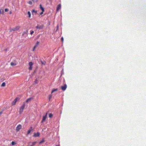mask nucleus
Wrapping results in <instances>:
<instances>
[{
  "label": "nucleus",
  "mask_w": 146,
  "mask_h": 146,
  "mask_svg": "<svg viewBox=\"0 0 146 146\" xmlns=\"http://www.w3.org/2000/svg\"><path fill=\"white\" fill-rule=\"evenodd\" d=\"M2 111H1L0 112V115H1V113H2Z\"/></svg>",
  "instance_id": "nucleus-37"
},
{
  "label": "nucleus",
  "mask_w": 146,
  "mask_h": 146,
  "mask_svg": "<svg viewBox=\"0 0 146 146\" xmlns=\"http://www.w3.org/2000/svg\"><path fill=\"white\" fill-rule=\"evenodd\" d=\"M8 11V9H5V12H7Z\"/></svg>",
  "instance_id": "nucleus-31"
},
{
  "label": "nucleus",
  "mask_w": 146,
  "mask_h": 146,
  "mask_svg": "<svg viewBox=\"0 0 146 146\" xmlns=\"http://www.w3.org/2000/svg\"><path fill=\"white\" fill-rule=\"evenodd\" d=\"M5 51H7V49H5Z\"/></svg>",
  "instance_id": "nucleus-40"
},
{
  "label": "nucleus",
  "mask_w": 146,
  "mask_h": 146,
  "mask_svg": "<svg viewBox=\"0 0 146 146\" xmlns=\"http://www.w3.org/2000/svg\"><path fill=\"white\" fill-rule=\"evenodd\" d=\"M56 146H59V145H56Z\"/></svg>",
  "instance_id": "nucleus-42"
},
{
  "label": "nucleus",
  "mask_w": 146,
  "mask_h": 146,
  "mask_svg": "<svg viewBox=\"0 0 146 146\" xmlns=\"http://www.w3.org/2000/svg\"><path fill=\"white\" fill-rule=\"evenodd\" d=\"M38 0H33L34 2H36Z\"/></svg>",
  "instance_id": "nucleus-33"
},
{
  "label": "nucleus",
  "mask_w": 146,
  "mask_h": 146,
  "mask_svg": "<svg viewBox=\"0 0 146 146\" xmlns=\"http://www.w3.org/2000/svg\"><path fill=\"white\" fill-rule=\"evenodd\" d=\"M45 141L44 139L42 140L41 141H40L39 143L40 144H41V143H44V142Z\"/></svg>",
  "instance_id": "nucleus-20"
},
{
  "label": "nucleus",
  "mask_w": 146,
  "mask_h": 146,
  "mask_svg": "<svg viewBox=\"0 0 146 146\" xmlns=\"http://www.w3.org/2000/svg\"><path fill=\"white\" fill-rule=\"evenodd\" d=\"M10 65L12 66H15L16 64V63H13V62H11L10 63Z\"/></svg>",
  "instance_id": "nucleus-17"
},
{
  "label": "nucleus",
  "mask_w": 146,
  "mask_h": 146,
  "mask_svg": "<svg viewBox=\"0 0 146 146\" xmlns=\"http://www.w3.org/2000/svg\"><path fill=\"white\" fill-rule=\"evenodd\" d=\"M5 85V82H3L2 83V84H1V86L2 87H4Z\"/></svg>",
  "instance_id": "nucleus-22"
},
{
  "label": "nucleus",
  "mask_w": 146,
  "mask_h": 146,
  "mask_svg": "<svg viewBox=\"0 0 146 146\" xmlns=\"http://www.w3.org/2000/svg\"><path fill=\"white\" fill-rule=\"evenodd\" d=\"M44 27V25H38L36 27V28L37 29H42Z\"/></svg>",
  "instance_id": "nucleus-7"
},
{
  "label": "nucleus",
  "mask_w": 146,
  "mask_h": 146,
  "mask_svg": "<svg viewBox=\"0 0 146 146\" xmlns=\"http://www.w3.org/2000/svg\"><path fill=\"white\" fill-rule=\"evenodd\" d=\"M38 82V81L37 79H36V80L34 82V84H37Z\"/></svg>",
  "instance_id": "nucleus-21"
},
{
  "label": "nucleus",
  "mask_w": 146,
  "mask_h": 146,
  "mask_svg": "<svg viewBox=\"0 0 146 146\" xmlns=\"http://www.w3.org/2000/svg\"><path fill=\"white\" fill-rule=\"evenodd\" d=\"M36 142H29L28 143L29 146H34L36 143Z\"/></svg>",
  "instance_id": "nucleus-5"
},
{
  "label": "nucleus",
  "mask_w": 146,
  "mask_h": 146,
  "mask_svg": "<svg viewBox=\"0 0 146 146\" xmlns=\"http://www.w3.org/2000/svg\"><path fill=\"white\" fill-rule=\"evenodd\" d=\"M28 3L30 5H32V2L31 1H29L28 2Z\"/></svg>",
  "instance_id": "nucleus-29"
},
{
  "label": "nucleus",
  "mask_w": 146,
  "mask_h": 146,
  "mask_svg": "<svg viewBox=\"0 0 146 146\" xmlns=\"http://www.w3.org/2000/svg\"><path fill=\"white\" fill-rule=\"evenodd\" d=\"M40 8L41 9L42 11V12L44 11V8L42 7L41 5H40Z\"/></svg>",
  "instance_id": "nucleus-15"
},
{
  "label": "nucleus",
  "mask_w": 146,
  "mask_h": 146,
  "mask_svg": "<svg viewBox=\"0 0 146 146\" xmlns=\"http://www.w3.org/2000/svg\"><path fill=\"white\" fill-rule=\"evenodd\" d=\"M1 13H2L1 10L0 9V15Z\"/></svg>",
  "instance_id": "nucleus-36"
},
{
  "label": "nucleus",
  "mask_w": 146,
  "mask_h": 146,
  "mask_svg": "<svg viewBox=\"0 0 146 146\" xmlns=\"http://www.w3.org/2000/svg\"><path fill=\"white\" fill-rule=\"evenodd\" d=\"M33 130L32 127H30V129L27 132V135L30 134L31 131H33Z\"/></svg>",
  "instance_id": "nucleus-8"
},
{
  "label": "nucleus",
  "mask_w": 146,
  "mask_h": 146,
  "mask_svg": "<svg viewBox=\"0 0 146 146\" xmlns=\"http://www.w3.org/2000/svg\"><path fill=\"white\" fill-rule=\"evenodd\" d=\"M20 27L19 26H17L15 28V31L18 30L20 29Z\"/></svg>",
  "instance_id": "nucleus-14"
},
{
  "label": "nucleus",
  "mask_w": 146,
  "mask_h": 146,
  "mask_svg": "<svg viewBox=\"0 0 146 146\" xmlns=\"http://www.w3.org/2000/svg\"><path fill=\"white\" fill-rule=\"evenodd\" d=\"M28 32V30H27L26 31H24L23 32V34H22V35H24L25 34H27V33Z\"/></svg>",
  "instance_id": "nucleus-19"
},
{
  "label": "nucleus",
  "mask_w": 146,
  "mask_h": 146,
  "mask_svg": "<svg viewBox=\"0 0 146 146\" xmlns=\"http://www.w3.org/2000/svg\"><path fill=\"white\" fill-rule=\"evenodd\" d=\"M16 144V143L14 141H13L11 143V144L12 145H15Z\"/></svg>",
  "instance_id": "nucleus-18"
},
{
  "label": "nucleus",
  "mask_w": 146,
  "mask_h": 146,
  "mask_svg": "<svg viewBox=\"0 0 146 146\" xmlns=\"http://www.w3.org/2000/svg\"><path fill=\"white\" fill-rule=\"evenodd\" d=\"M61 40L62 42H63L64 41V38L63 37H62L61 38Z\"/></svg>",
  "instance_id": "nucleus-34"
},
{
  "label": "nucleus",
  "mask_w": 146,
  "mask_h": 146,
  "mask_svg": "<svg viewBox=\"0 0 146 146\" xmlns=\"http://www.w3.org/2000/svg\"><path fill=\"white\" fill-rule=\"evenodd\" d=\"M15 31V28L10 29V31L11 32L12 31Z\"/></svg>",
  "instance_id": "nucleus-28"
},
{
  "label": "nucleus",
  "mask_w": 146,
  "mask_h": 146,
  "mask_svg": "<svg viewBox=\"0 0 146 146\" xmlns=\"http://www.w3.org/2000/svg\"><path fill=\"white\" fill-rule=\"evenodd\" d=\"M58 90L57 88H56V89H53L52 91H52V92H53V91H57Z\"/></svg>",
  "instance_id": "nucleus-23"
},
{
  "label": "nucleus",
  "mask_w": 146,
  "mask_h": 146,
  "mask_svg": "<svg viewBox=\"0 0 146 146\" xmlns=\"http://www.w3.org/2000/svg\"><path fill=\"white\" fill-rule=\"evenodd\" d=\"M20 100V98H16L11 103V105L12 106H14L15 105L17 102L18 101Z\"/></svg>",
  "instance_id": "nucleus-1"
},
{
  "label": "nucleus",
  "mask_w": 146,
  "mask_h": 146,
  "mask_svg": "<svg viewBox=\"0 0 146 146\" xmlns=\"http://www.w3.org/2000/svg\"><path fill=\"white\" fill-rule=\"evenodd\" d=\"M53 92H51V94L52 93H53Z\"/></svg>",
  "instance_id": "nucleus-41"
},
{
  "label": "nucleus",
  "mask_w": 146,
  "mask_h": 146,
  "mask_svg": "<svg viewBox=\"0 0 146 146\" xmlns=\"http://www.w3.org/2000/svg\"><path fill=\"white\" fill-rule=\"evenodd\" d=\"M22 126L21 124L18 125L16 127V130L17 131H19L21 129Z\"/></svg>",
  "instance_id": "nucleus-4"
},
{
  "label": "nucleus",
  "mask_w": 146,
  "mask_h": 146,
  "mask_svg": "<svg viewBox=\"0 0 146 146\" xmlns=\"http://www.w3.org/2000/svg\"><path fill=\"white\" fill-rule=\"evenodd\" d=\"M34 33V31H32L31 32V35H32L33 33Z\"/></svg>",
  "instance_id": "nucleus-32"
},
{
  "label": "nucleus",
  "mask_w": 146,
  "mask_h": 146,
  "mask_svg": "<svg viewBox=\"0 0 146 146\" xmlns=\"http://www.w3.org/2000/svg\"><path fill=\"white\" fill-rule=\"evenodd\" d=\"M61 8V5L60 4H59L57 6V9H56V11H58Z\"/></svg>",
  "instance_id": "nucleus-11"
},
{
  "label": "nucleus",
  "mask_w": 146,
  "mask_h": 146,
  "mask_svg": "<svg viewBox=\"0 0 146 146\" xmlns=\"http://www.w3.org/2000/svg\"><path fill=\"white\" fill-rule=\"evenodd\" d=\"M39 44V42L38 41H37L36 42V44L35 46H36V47H37V46Z\"/></svg>",
  "instance_id": "nucleus-30"
},
{
  "label": "nucleus",
  "mask_w": 146,
  "mask_h": 146,
  "mask_svg": "<svg viewBox=\"0 0 146 146\" xmlns=\"http://www.w3.org/2000/svg\"><path fill=\"white\" fill-rule=\"evenodd\" d=\"M47 115V113H46V115L44 116H43L42 120L41 121L42 123L44 122L46 120V119Z\"/></svg>",
  "instance_id": "nucleus-6"
},
{
  "label": "nucleus",
  "mask_w": 146,
  "mask_h": 146,
  "mask_svg": "<svg viewBox=\"0 0 146 146\" xmlns=\"http://www.w3.org/2000/svg\"><path fill=\"white\" fill-rule=\"evenodd\" d=\"M37 47L36 46H35L33 49V51H34L35 49Z\"/></svg>",
  "instance_id": "nucleus-27"
},
{
  "label": "nucleus",
  "mask_w": 146,
  "mask_h": 146,
  "mask_svg": "<svg viewBox=\"0 0 146 146\" xmlns=\"http://www.w3.org/2000/svg\"><path fill=\"white\" fill-rule=\"evenodd\" d=\"M53 116V115L52 113H50L49 115V117L50 118H51Z\"/></svg>",
  "instance_id": "nucleus-24"
},
{
  "label": "nucleus",
  "mask_w": 146,
  "mask_h": 146,
  "mask_svg": "<svg viewBox=\"0 0 146 146\" xmlns=\"http://www.w3.org/2000/svg\"><path fill=\"white\" fill-rule=\"evenodd\" d=\"M32 14H33V13H35V14H36L37 13V11L36 10H35L34 9H33L32 11Z\"/></svg>",
  "instance_id": "nucleus-13"
},
{
  "label": "nucleus",
  "mask_w": 146,
  "mask_h": 146,
  "mask_svg": "<svg viewBox=\"0 0 146 146\" xmlns=\"http://www.w3.org/2000/svg\"><path fill=\"white\" fill-rule=\"evenodd\" d=\"M27 14L28 15V17L29 18H30L31 17V14L30 12L29 11L28 12Z\"/></svg>",
  "instance_id": "nucleus-16"
},
{
  "label": "nucleus",
  "mask_w": 146,
  "mask_h": 146,
  "mask_svg": "<svg viewBox=\"0 0 146 146\" xmlns=\"http://www.w3.org/2000/svg\"><path fill=\"white\" fill-rule=\"evenodd\" d=\"M29 69L30 70H31L33 68V63L31 62H30L29 63Z\"/></svg>",
  "instance_id": "nucleus-3"
},
{
  "label": "nucleus",
  "mask_w": 146,
  "mask_h": 146,
  "mask_svg": "<svg viewBox=\"0 0 146 146\" xmlns=\"http://www.w3.org/2000/svg\"><path fill=\"white\" fill-rule=\"evenodd\" d=\"M33 99L32 98H30L27 99V100L25 102L27 103L29 102H30L31 101V100Z\"/></svg>",
  "instance_id": "nucleus-12"
},
{
  "label": "nucleus",
  "mask_w": 146,
  "mask_h": 146,
  "mask_svg": "<svg viewBox=\"0 0 146 146\" xmlns=\"http://www.w3.org/2000/svg\"><path fill=\"white\" fill-rule=\"evenodd\" d=\"M25 102H23V105L21 107L20 109L19 113L20 114H21L23 111V110L25 106Z\"/></svg>",
  "instance_id": "nucleus-2"
},
{
  "label": "nucleus",
  "mask_w": 146,
  "mask_h": 146,
  "mask_svg": "<svg viewBox=\"0 0 146 146\" xmlns=\"http://www.w3.org/2000/svg\"><path fill=\"white\" fill-rule=\"evenodd\" d=\"M52 94H50L49 95L48 99H49V101L50 100L52 97Z\"/></svg>",
  "instance_id": "nucleus-26"
},
{
  "label": "nucleus",
  "mask_w": 146,
  "mask_h": 146,
  "mask_svg": "<svg viewBox=\"0 0 146 146\" xmlns=\"http://www.w3.org/2000/svg\"><path fill=\"white\" fill-rule=\"evenodd\" d=\"M43 12H42V11L40 13V15H41L42 14H43Z\"/></svg>",
  "instance_id": "nucleus-35"
},
{
  "label": "nucleus",
  "mask_w": 146,
  "mask_h": 146,
  "mask_svg": "<svg viewBox=\"0 0 146 146\" xmlns=\"http://www.w3.org/2000/svg\"><path fill=\"white\" fill-rule=\"evenodd\" d=\"M3 13V10H2V13Z\"/></svg>",
  "instance_id": "nucleus-39"
},
{
  "label": "nucleus",
  "mask_w": 146,
  "mask_h": 146,
  "mask_svg": "<svg viewBox=\"0 0 146 146\" xmlns=\"http://www.w3.org/2000/svg\"><path fill=\"white\" fill-rule=\"evenodd\" d=\"M41 62L42 64H44V65H45V64L46 63V62L45 61L42 62V61H41Z\"/></svg>",
  "instance_id": "nucleus-25"
},
{
  "label": "nucleus",
  "mask_w": 146,
  "mask_h": 146,
  "mask_svg": "<svg viewBox=\"0 0 146 146\" xmlns=\"http://www.w3.org/2000/svg\"><path fill=\"white\" fill-rule=\"evenodd\" d=\"M12 13V12L11 11H10L9 12V14H11Z\"/></svg>",
  "instance_id": "nucleus-38"
},
{
  "label": "nucleus",
  "mask_w": 146,
  "mask_h": 146,
  "mask_svg": "<svg viewBox=\"0 0 146 146\" xmlns=\"http://www.w3.org/2000/svg\"><path fill=\"white\" fill-rule=\"evenodd\" d=\"M67 88V85L66 84H64L63 86H62L61 88L63 91L65 90Z\"/></svg>",
  "instance_id": "nucleus-10"
},
{
  "label": "nucleus",
  "mask_w": 146,
  "mask_h": 146,
  "mask_svg": "<svg viewBox=\"0 0 146 146\" xmlns=\"http://www.w3.org/2000/svg\"><path fill=\"white\" fill-rule=\"evenodd\" d=\"M40 133L38 132H37L36 133H35L33 135V137H38L40 136Z\"/></svg>",
  "instance_id": "nucleus-9"
}]
</instances>
